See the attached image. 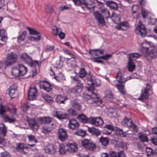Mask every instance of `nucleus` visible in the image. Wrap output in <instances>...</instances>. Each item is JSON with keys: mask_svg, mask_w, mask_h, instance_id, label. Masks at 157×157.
I'll list each match as a JSON object with an SVG mask.
<instances>
[{"mask_svg": "<svg viewBox=\"0 0 157 157\" xmlns=\"http://www.w3.org/2000/svg\"><path fill=\"white\" fill-rule=\"evenodd\" d=\"M68 151L67 144L65 146H60L59 147V152L62 154H64Z\"/></svg>", "mask_w": 157, "mask_h": 157, "instance_id": "c03bdc74", "label": "nucleus"}, {"mask_svg": "<svg viewBox=\"0 0 157 157\" xmlns=\"http://www.w3.org/2000/svg\"><path fill=\"white\" fill-rule=\"evenodd\" d=\"M146 86V88L144 89L141 90L140 96L138 98V100H142L148 98L149 96L148 92L151 89V86L149 83H147Z\"/></svg>", "mask_w": 157, "mask_h": 157, "instance_id": "0eeeda50", "label": "nucleus"}, {"mask_svg": "<svg viewBox=\"0 0 157 157\" xmlns=\"http://www.w3.org/2000/svg\"><path fill=\"white\" fill-rule=\"evenodd\" d=\"M87 74V72L85 71L84 68H80V70L79 72V75L80 77L83 78L85 77Z\"/></svg>", "mask_w": 157, "mask_h": 157, "instance_id": "49530a36", "label": "nucleus"}, {"mask_svg": "<svg viewBox=\"0 0 157 157\" xmlns=\"http://www.w3.org/2000/svg\"><path fill=\"white\" fill-rule=\"evenodd\" d=\"M38 120L41 124H48L52 121V119L49 117H44L39 118Z\"/></svg>", "mask_w": 157, "mask_h": 157, "instance_id": "cd10ccee", "label": "nucleus"}, {"mask_svg": "<svg viewBox=\"0 0 157 157\" xmlns=\"http://www.w3.org/2000/svg\"><path fill=\"white\" fill-rule=\"evenodd\" d=\"M31 64H29V65L32 67H39V64L38 61L37 60L33 61L32 59V62H31Z\"/></svg>", "mask_w": 157, "mask_h": 157, "instance_id": "4d7b16f0", "label": "nucleus"}, {"mask_svg": "<svg viewBox=\"0 0 157 157\" xmlns=\"http://www.w3.org/2000/svg\"><path fill=\"white\" fill-rule=\"evenodd\" d=\"M59 29L56 26H54L52 28V33L53 35L56 36L58 34V33L59 31Z\"/></svg>", "mask_w": 157, "mask_h": 157, "instance_id": "680f3d73", "label": "nucleus"}, {"mask_svg": "<svg viewBox=\"0 0 157 157\" xmlns=\"http://www.w3.org/2000/svg\"><path fill=\"white\" fill-rule=\"evenodd\" d=\"M17 149L22 154L25 155L28 152V147L26 144L23 143H20L17 145Z\"/></svg>", "mask_w": 157, "mask_h": 157, "instance_id": "dca6fc26", "label": "nucleus"}, {"mask_svg": "<svg viewBox=\"0 0 157 157\" xmlns=\"http://www.w3.org/2000/svg\"><path fill=\"white\" fill-rule=\"evenodd\" d=\"M150 13V12L147 10L142 9L141 10V14L143 18H146Z\"/></svg>", "mask_w": 157, "mask_h": 157, "instance_id": "603ef678", "label": "nucleus"}, {"mask_svg": "<svg viewBox=\"0 0 157 157\" xmlns=\"http://www.w3.org/2000/svg\"><path fill=\"white\" fill-rule=\"evenodd\" d=\"M27 137L29 143L28 145L31 147H34L36 144L38 143L37 140L34 136L29 135Z\"/></svg>", "mask_w": 157, "mask_h": 157, "instance_id": "aec40b11", "label": "nucleus"}, {"mask_svg": "<svg viewBox=\"0 0 157 157\" xmlns=\"http://www.w3.org/2000/svg\"><path fill=\"white\" fill-rule=\"evenodd\" d=\"M116 78L117 81L120 83V84L116 85V87L121 94H124L126 91L124 88V85L122 84V83L124 81L122 79L121 72L120 71H119L117 73Z\"/></svg>", "mask_w": 157, "mask_h": 157, "instance_id": "7ed1b4c3", "label": "nucleus"}, {"mask_svg": "<svg viewBox=\"0 0 157 157\" xmlns=\"http://www.w3.org/2000/svg\"><path fill=\"white\" fill-rule=\"evenodd\" d=\"M106 4L107 6L111 9L114 10L118 9V6L117 3L113 1H107L106 2Z\"/></svg>", "mask_w": 157, "mask_h": 157, "instance_id": "c756f323", "label": "nucleus"}, {"mask_svg": "<svg viewBox=\"0 0 157 157\" xmlns=\"http://www.w3.org/2000/svg\"><path fill=\"white\" fill-rule=\"evenodd\" d=\"M119 147L124 149H126L127 148V143L121 141H120L119 144Z\"/></svg>", "mask_w": 157, "mask_h": 157, "instance_id": "6e6d98bb", "label": "nucleus"}, {"mask_svg": "<svg viewBox=\"0 0 157 157\" xmlns=\"http://www.w3.org/2000/svg\"><path fill=\"white\" fill-rule=\"evenodd\" d=\"M115 131L116 134L118 136L123 137L126 136L125 132H124L122 129L117 127L115 128Z\"/></svg>", "mask_w": 157, "mask_h": 157, "instance_id": "a19ab883", "label": "nucleus"}, {"mask_svg": "<svg viewBox=\"0 0 157 157\" xmlns=\"http://www.w3.org/2000/svg\"><path fill=\"white\" fill-rule=\"evenodd\" d=\"M82 5L85 6L90 11L94 10L96 6L94 0H82Z\"/></svg>", "mask_w": 157, "mask_h": 157, "instance_id": "6e6552de", "label": "nucleus"}, {"mask_svg": "<svg viewBox=\"0 0 157 157\" xmlns=\"http://www.w3.org/2000/svg\"><path fill=\"white\" fill-rule=\"evenodd\" d=\"M110 18L115 23H117L120 21V16L115 13H113Z\"/></svg>", "mask_w": 157, "mask_h": 157, "instance_id": "79ce46f5", "label": "nucleus"}, {"mask_svg": "<svg viewBox=\"0 0 157 157\" xmlns=\"http://www.w3.org/2000/svg\"><path fill=\"white\" fill-rule=\"evenodd\" d=\"M103 51L101 50L94 49L90 50L89 54L95 59L101 58L99 55L103 54Z\"/></svg>", "mask_w": 157, "mask_h": 157, "instance_id": "f3484780", "label": "nucleus"}, {"mask_svg": "<svg viewBox=\"0 0 157 157\" xmlns=\"http://www.w3.org/2000/svg\"><path fill=\"white\" fill-rule=\"evenodd\" d=\"M129 26V24L127 21L121 22L118 25L115 27V28L119 30H125L126 29H123L122 27L127 28Z\"/></svg>", "mask_w": 157, "mask_h": 157, "instance_id": "b1692460", "label": "nucleus"}, {"mask_svg": "<svg viewBox=\"0 0 157 157\" xmlns=\"http://www.w3.org/2000/svg\"><path fill=\"white\" fill-rule=\"evenodd\" d=\"M29 108V106L26 104H24L21 108V110L24 112L26 111Z\"/></svg>", "mask_w": 157, "mask_h": 157, "instance_id": "338daca9", "label": "nucleus"}, {"mask_svg": "<svg viewBox=\"0 0 157 157\" xmlns=\"http://www.w3.org/2000/svg\"><path fill=\"white\" fill-rule=\"evenodd\" d=\"M136 33L142 37H145L146 35V30L145 26L140 21L136 25L135 30Z\"/></svg>", "mask_w": 157, "mask_h": 157, "instance_id": "20e7f679", "label": "nucleus"}, {"mask_svg": "<svg viewBox=\"0 0 157 157\" xmlns=\"http://www.w3.org/2000/svg\"><path fill=\"white\" fill-rule=\"evenodd\" d=\"M135 68V66L133 63V61L128 60V71L130 72L133 71Z\"/></svg>", "mask_w": 157, "mask_h": 157, "instance_id": "c9c22d12", "label": "nucleus"}, {"mask_svg": "<svg viewBox=\"0 0 157 157\" xmlns=\"http://www.w3.org/2000/svg\"><path fill=\"white\" fill-rule=\"evenodd\" d=\"M7 129L5 125L2 123H0V134L3 137L6 136Z\"/></svg>", "mask_w": 157, "mask_h": 157, "instance_id": "c85d7f7f", "label": "nucleus"}, {"mask_svg": "<svg viewBox=\"0 0 157 157\" xmlns=\"http://www.w3.org/2000/svg\"><path fill=\"white\" fill-rule=\"evenodd\" d=\"M17 87L16 85H13L8 89L6 93L10 96L11 98H15L17 95Z\"/></svg>", "mask_w": 157, "mask_h": 157, "instance_id": "1a4fd4ad", "label": "nucleus"}, {"mask_svg": "<svg viewBox=\"0 0 157 157\" xmlns=\"http://www.w3.org/2000/svg\"><path fill=\"white\" fill-rule=\"evenodd\" d=\"M55 46L53 45H47L45 50L47 51H51L53 50Z\"/></svg>", "mask_w": 157, "mask_h": 157, "instance_id": "0e129e2a", "label": "nucleus"}, {"mask_svg": "<svg viewBox=\"0 0 157 157\" xmlns=\"http://www.w3.org/2000/svg\"><path fill=\"white\" fill-rule=\"evenodd\" d=\"M82 144L83 146L87 149L93 150L96 148L95 144L90 141L87 139L82 140Z\"/></svg>", "mask_w": 157, "mask_h": 157, "instance_id": "9b49d317", "label": "nucleus"}, {"mask_svg": "<svg viewBox=\"0 0 157 157\" xmlns=\"http://www.w3.org/2000/svg\"><path fill=\"white\" fill-rule=\"evenodd\" d=\"M138 136L140 140L143 142H147L148 141V140L147 136L145 134L141 132H140L138 134Z\"/></svg>", "mask_w": 157, "mask_h": 157, "instance_id": "a18cd8bd", "label": "nucleus"}, {"mask_svg": "<svg viewBox=\"0 0 157 157\" xmlns=\"http://www.w3.org/2000/svg\"><path fill=\"white\" fill-rule=\"evenodd\" d=\"M17 55L14 53L12 52L7 55L5 61L6 65L10 66L15 63L17 61Z\"/></svg>", "mask_w": 157, "mask_h": 157, "instance_id": "39448f33", "label": "nucleus"}, {"mask_svg": "<svg viewBox=\"0 0 157 157\" xmlns=\"http://www.w3.org/2000/svg\"><path fill=\"white\" fill-rule=\"evenodd\" d=\"M0 36L2 41L6 42L7 41L8 37L6 31L4 29H2L0 30Z\"/></svg>", "mask_w": 157, "mask_h": 157, "instance_id": "2f4dec72", "label": "nucleus"}, {"mask_svg": "<svg viewBox=\"0 0 157 157\" xmlns=\"http://www.w3.org/2000/svg\"><path fill=\"white\" fill-rule=\"evenodd\" d=\"M67 117V115L66 113L59 112L58 119H65Z\"/></svg>", "mask_w": 157, "mask_h": 157, "instance_id": "13d9d810", "label": "nucleus"}, {"mask_svg": "<svg viewBox=\"0 0 157 157\" xmlns=\"http://www.w3.org/2000/svg\"><path fill=\"white\" fill-rule=\"evenodd\" d=\"M28 121L31 129L34 132L37 131L39 125L36 121L34 118H31L28 120Z\"/></svg>", "mask_w": 157, "mask_h": 157, "instance_id": "ddd939ff", "label": "nucleus"}, {"mask_svg": "<svg viewBox=\"0 0 157 157\" xmlns=\"http://www.w3.org/2000/svg\"><path fill=\"white\" fill-rule=\"evenodd\" d=\"M38 94L37 90L36 87H31L29 89L28 93V98L29 100H35Z\"/></svg>", "mask_w": 157, "mask_h": 157, "instance_id": "f8f14e48", "label": "nucleus"}, {"mask_svg": "<svg viewBox=\"0 0 157 157\" xmlns=\"http://www.w3.org/2000/svg\"><path fill=\"white\" fill-rule=\"evenodd\" d=\"M104 128L106 129L105 131L108 135L110 134L111 133V131L114 129V126L111 124H106L104 126Z\"/></svg>", "mask_w": 157, "mask_h": 157, "instance_id": "ea45409f", "label": "nucleus"}, {"mask_svg": "<svg viewBox=\"0 0 157 157\" xmlns=\"http://www.w3.org/2000/svg\"><path fill=\"white\" fill-rule=\"evenodd\" d=\"M58 135L59 138L62 141H64L68 138L67 132L63 128H60L58 129Z\"/></svg>", "mask_w": 157, "mask_h": 157, "instance_id": "2eb2a0df", "label": "nucleus"}, {"mask_svg": "<svg viewBox=\"0 0 157 157\" xmlns=\"http://www.w3.org/2000/svg\"><path fill=\"white\" fill-rule=\"evenodd\" d=\"M76 134L78 136L84 137L86 135V132L82 129H79L76 133Z\"/></svg>", "mask_w": 157, "mask_h": 157, "instance_id": "5fc2aeb1", "label": "nucleus"}, {"mask_svg": "<svg viewBox=\"0 0 157 157\" xmlns=\"http://www.w3.org/2000/svg\"><path fill=\"white\" fill-rule=\"evenodd\" d=\"M129 55L128 60H130L133 61L140 58L141 56V55L138 53L136 52L129 54Z\"/></svg>", "mask_w": 157, "mask_h": 157, "instance_id": "473e14b6", "label": "nucleus"}, {"mask_svg": "<svg viewBox=\"0 0 157 157\" xmlns=\"http://www.w3.org/2000/svg\"><path fill=\"white\" fill-rule=\"evenodd\" d=\"M71 105L73 107L78 110H80L81 109V106L79 104L75 101H72Z\"/></svg>", "mask_w": 157, "mask_h": 157, "instance_id": "8fccbe9b", "label": "nucleus"}, {"mask_svg": "<svg viewBox=\"0 0 157 157\" xmlns=\"http://www.w3.org/2000/svg\"><path fill=\"white\" fill-rule=\"evenodd\" d=\"M99 141L104 146H106L109 144V139L107 137H101L99 139Z\"/></svg>", "mask_w": 157, "mask_h": 157, "instance_id": "58836bf2", "label": "nucleus"}, {"mask_svg": "<svg viewBox=\"0 0 157 157\" xmlns=\"http://www.w3.org/2000/svg\"><path fill=\"white\" fill-rule=\"evenodd\" d=\"M45 10L47 13H52L53 11L52 6L48 5L45 8Z\"/></svg>", "mask_w": 157, "mask_h": 157, "instance_id": "bf43d9fd", "label": "nucleus"}, {"mask_svg": "<svg viewBox=\"0 0 157 157\" xmlns=\"http://www.w3.org/2000/svg\"><path fill=\"white\" fill-rule=\"evenodd\" d=\"M41 38V34L34 36H34H29L28 37V39L29 40L34 42L40 41V40Z\"/></svg>", "mask_w": 157, "mask_h": 157, "instance_id": "e433bc0d", "label": "nucleus"}, {"mask_svg": "<svg viewBox=\"0 0 157 157\" xmlns=\"http://www.w3.org/2000/svg\"><path fill=\"white\" fill-rule=\"evenodd\" d=\"M121 124L126 127H131L135 132H137L138 131L137 126L133 123L131 119L125 117L122 121Z\"/></svg>", "mask_w": 157, "mask_h": 157, "instance_id": "423d86ee", "label": "nucleus"}, {"mask_svg": "<svg viewBox=\"0 0 157 157\" xmlns=\"http://www.w3.org/2000/svg\"><path fill=\"white\" fill-rule=\"evenodd\" d=\"M44 150L46 153L49 154H54L56 151V147L52 144H49L45 146Z\"/></svg>", "mask_w": 157, "mask_h": 157, "instance_id": "6ab92c4d", "label": "nucleus"}, {"mask_svg": "<svg viewBox=\"0 0 157 157\" xmlns=\"http://www.w3.org/2000/svg\"><path fill=\"white\" fill-rule=\"evenodd\" d=\"M67 99L65 97L61 95H59L56 98V102L59 104L64 103V101Z\"/></svg>", "mask_w": 157, "mask_h": 157, "instance_id": "4c0bfd02", "label": "nucleus"}, {"mask_svg": "<svg viewBox=\"0 0 157 157\" xmlns=\"http://www.w3.org/2000/svg\"><path fill=\"white\" fill-rule=\"evenodd\" d=\"M64 52L66 54L69 55L71 57L70 58H67V59H70L71 58H74H74L75 56L71 52L69 51L68 50H63Z\"/></svg>", "mask_w": 157, "mask_h": 157, "instance_id": "864d4df0", "label": "nucleus"}, {"mask_svg": "<svg viewBox=\"0 0 157 157\" xmlns=\"http://www.w3.org/2000/svg\"><path fill=\"white\" fill-rule=\"evenodd\" d=\"M157 22V19L155 18H149V23L151 25H154Z\"/></svg>", "mask_w": 157, "mask_h": 157, "instance_id": "69168bd1", "label": "nucleus"}, {"mask_svg": "<svg viewBox=\"0 0 157 157\" xmlns=\"http://www.w3.org/2000/svg\"><path fill=\"white\" fill-rule=\"evenodd\" d=\"M83 87V84L80 82H78L76 85L72 90V91L75 93L79 94L81 92Z\"/></svg>", "mask_w": 157, "mask_h": 157, "instance_id": "393cba45", "label": "nucleus"}, {"mask_svg": "<svg viewBox=\"0 0 157 157\" xmlns=\"http://www.w3.org/2000/svg\"><path fill=\"white\" fill-rule=\"evenodd\" d=\"M21 59L25 63L29 65V64H31L32 62V58L31 56L28 55L26 53H23L21 55Z\"/></svg>", "mask_w": 157, "mask_h": 157, "instance_id": "5701e85b", "label": "nucleus"}, {"mask_svg": "<svg viewBox=\"0 0 157 157\" xmlns=\"http://www.w3.org/2000/svg\"><path fill=\"white\" fill-rule=\"evenodd\" d=\"M39 86L40 89H43L48 92H49L52 89V87L50 84L46 81H41Z\"/></svg>", "mask_w": 157, "mask_h": 157, "instance_id": "9d476101", "label": "nucleus"}, {"mask_svg": "<svg viewBox=\"0 0 157 157\" xmlns=\"http://www.w3.org/2000/svg\"><path fill=\"white\" fill-rule=\"evenodd\" d=\"M68 126L70 128L74 130L78 128L79 126V124L76 120L75 119H70L69 120Z\"/></svg>", "mask_w": 157, "mask_h": 157, "instance_id": "412c9836", "label": "nucleus"}, {"mask_svg": "<svg viewBox=\"0 0 157 157\" xmlns=\"http://www.w3.org/2000/svg\"><path fill=\"white\" fill-rule=\"evenodd\" d=\"M69 114L72 116H75L77 114V112L75 110L72 109H70L68 110Z\"/></svg>", "mask_w": 157, "mask_h": 157, "instance_id": "e2e57ef3", "label": "nucleus"}, {"mask_svg": "<svg viewBox=\"0 0 157 157\" xmlns=\"http://www.w3.org/2000/svg\"><path fill=\"white\" fill-rule=\"evenodd\" d=\"M90 120V123L96 126H100L103 124V120L100 117H91Z\"/></svg>", "mask_w": 157, "mask_h": 157, "instance_id": "a211bd4d", "label": "nucleus"}, {"mask_svg": "<svg viewBox=\"0 0 157 157\" xmlns=\"http://www.w3.org/2000/svg\"><path fill=\"white\" fill-rule=\"evenodd\" d=\"M3 120L5 122L13 123L16 121V119L13 117H11L8 115L3 116Z\"/></svg>", "mask_w": 157, "mask_h": 157, "instance_id": "72a5a7b5", "label": "nucleus"}, {"mask_svg": "<svg viewBox=\"0 0 157 157\" xmlns=\"http://www.w3.org/2000/svg\"><path fill=\"white\" fill-rule=\"evenodd\" d=\"M92 78V76L90 75H87L86 80L87 85L86 86L87 90L91 93L92 94L89 95L86 93H83L82 98L85 101H87L89 103H95L99 104L102 103V101L93 92L94 83L93 82Z\"/></svg>", "mask_w": 157, "mask_h": 157, "instance_id": "f257e3e1", "label": "nucleus"}, {"mask_svg": "<svg viewBox=\"0 0 157 157\" xmlns=\"http://www.w3.org/2000/svg\"><path fill=\"white\" fill-rule=\"evenodd\" d=\"M101 12L103 15L106 19L108 18L110 16V12L109 10L106 9H103L101 10Z\"/></svg>", "mask_w": 157, "mask_h": 157, "instance_id": "09e8293b", "label": "nucleus"}, {"mask_svg": "<svg viewBox=\"0 0 157 157\" xmlns=\"http://www.w3.org/2000/svg\"><path fill=\"white\" fill-rule=\"evenodd\" d=\"M78 120L81 121L82 123H90L91 117L88 118L86 115L84 114H82L79 115L78 116Z\"/></svg>", "mask_w": 157, "mask_h": 157, "instance_id": "a878e982", "label": "nucleus"}, {"mask_svg": "<svg viewBox=\"0 0 157 157\" xmlns=\"http://www.w3.org/2000/svg\"><path fill=\"white\" fill-rule=\"evenodd\" d=\"M94 15L99 25H105L104 17L98 11H96L94 13Z\"/></svg>", "mask_w": 157, "mask_h": 157, "instance_id": "4468645a", "label": "nucleus"}, {"mask_svg": "<svg viewBox=\"0 0 157 157\" xmlns=\"http://www.w3.org/2000/svg\"><path fill=\"white\" fill-rule=\"evenodd\" d=\"M88 131L94 136H98L101 134L100 131L93 127L91 128H88Z\"/></svg>", "mask_w": 157, "mask_h": 157, "instance_id": "bb28decb", "label": "nucleus"}, {"mask_svg": "<svg viewBox=\"0 0 157 157\" xmlns=\"http://www.w3.org/2000/svg\"><path fill=\"white\" fill-rule=\"evenodd\" d=\"M52 128L51 127L44 126L42 127L43 132L45 134L49 133L52 131Z\"/></svg>", "mask_w": 157, "mask_h": 157, "instance_id": "3c124183", "label": "nucleus"}, {"mask_svg": "<svg viewBox=\"0 0 157 157\" xmlns=\"http://www.w3.org/2000/svg\"><path fill=\"white\" fill-rule=\"evenodd\" d=\"M100 57L104 59L107 60L111 57V55L110 54H106L104 56H101Z\"/></svg>", "mask_w": 157, "mask_h": 157, "instance_id": "774afa93", "label": "nucleus"}, {"mask_svg": "<svg viewBox=\"0 0 157 157\" xmlns=\"http://www.w3.org/2000/svg\"><path fill=\"white\" fill-rule=\"evenodd\" d=\"M27 29L29 30V33L30 34L33 35H36L40 34L36 30L33 29L29 27H27Z\"/></svg>", "mask_w": 157, "mask_h": 157, "instance_id": "de8ad7c7", "label": "nucleus"}, {"mask_svg": "<svg viewBox=\"0 0 157 157\" xmlns=\"http://www.w3.org/2000/svg\"><path fill=\"white\" fill-rule=\"evenodd\" d=\"M148 55L151 58L154 59L157 56V49L153 48L150 50L148 53Z\"/></svg>", "mask_w": 157, "mask_h": 157, "instance_id": "f704fd0d", "label": "nucleus"}, {"mask_svg": "<svg viewBox=\"0 0 157 157\" xmlns=\"http://www.w3.org/2000/svg\"><path fill=\"white\" fill-rule=\"evenodd\" d=\"M27 68L24 65L18 64L12 68L11 73L12 75L18 77L23 76L27 72Z\"/></svg>", "mask_w": 157, "mask_h": 157, "instance_id": "f03ea898", "label": "nucleus"}, {"mask_svg": "<svg viewBox=\"0 0 157 157\" xmlns=\"http://www.w3.org/2000/svg\"><path fill=\"white\" fill-rule=\"evenodd\" d=\"M27 34V32L24 31L19 36H18L17 42L18 43H20L22 41L24 40Z\"/></svg>", "mask_w": 157, "mask_h": 157, "instance_id": "37998d69", "label": "nucleus"}, {"mask_svg": "<svg viewBox=\"0 0 157 157\" xmlns=\"http://www.w3.org/2000/svg\"><path fill=\"white\" fill-rule=\"evenodd\" d=\"M6 107L1 105L0 108V114L1 115H3V114L6 111Z\"/></svg>", "mask_w": 157, "mask_h": 157, "instance_id": "052dcab7", "label": "nucleus"}, {"mask_svg": "<svg viewBox=\"0 0 157 157\" xmlns=\"http://www.w3.org/2000/svg\"><path fill=\"white\" fill-rule=\"evenodd\" d=\"M68 147V151L71 153L75 152L77 151L78 148L76 143H68L67 144Z\"/></svg>", "mask_w": 157, "mask_h": 157, "instance_id": "4be33fe9", "label": "nucleus"}, {"mask_svg": "<svg viewBox=\"0 0 157 157\" xmlns=\"http://www.w3.org/2000/svg\"><path fill=\"white\" fill-rule=\"evenodd\" d=\"M6 107L7 109L10 112L13 114H16V110L14 105L10 103H8L6 105Z\"/></svg>", "mask_w": 157, "mask_h": 157, "instance_id": "7c9ffc66", "label": "nucleus"}]
</instances>
